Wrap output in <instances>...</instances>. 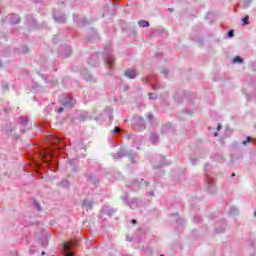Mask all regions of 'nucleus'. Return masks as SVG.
Returning a JSON list of instances; mask_svg holds the SVG:
<instances>
[{
	"label": "nucleus",
	"instance_id": "obj_33",
	"mask_svg": "<svg viewBox=\"0 0 256 256\" xmlns=\"http://www.w3.org/2000/svg\"><path fill=\"white\" fill-rule=\"evenodd\" d=\"M216 231H217V233H223V232L225 231V227H223L221 230H218V229L216 228Z\"/></svg>",
	"mask_w": 256,
	"mask_h": 256
},
{
	"label": "nucleus",
	"instance_id": "obj_47",
	"mask_svg": "<svg viewBox=\"0 0 256 256\" xmlns=\"http://www.w3.org/2000/svg\"><path fill=\"white\" fill-rule=\"evenodd\" d=\"M3 87H4V89H7L8 86H7V85H4Z\"/></svg>",
	"mask_w": 256,
	"mask_h": 256
},
{
	"label": "nucleus",
	"instance_id": "obj_46",
	"mask_svg": "<svg viewBox=\"0 0 256 256\" xmlns=\"http://www.w3.org/2000/svg\"><path fill=\"white\" fill-rule=\"evenodd\" d=\"M0 67H3V63L1 62V60H0Z\"/></svg>",
	"mask_w": 256,
	"mask_h": 256
},
{
	"label": "nucleus",
	"instance_id": "obj_41",
	"mask_svg": "<svg viewBox=\"0 0 256 256\" xmlns=\"http://www.w3.org/2000/svg\"><path fill=\"white\" fill-rule=\"evenodd\" d=\"M34 3H41V0H33Z\"/></svg>",
	"mask_w": 256,
	"mask_h": 256
},
{
	"label": "nucleus",
	"instance_id": "obj_10",
	"mask_svg": "<svg viewBox=\"0 0 256 256\" xmlns=\"http://www.w3.org/2000/svg\"><path fill=\"white\" fill-rule=\"evenodd\" d=\"M43 235L44 236L40 238V245H42V247H45V245L49 243V237H51V234L49 232H44Z\"/></svg>",
	"mask_w": 256,
	"mask_h": 256
},
{
	"label": "nucleus",
	"instance_id": "obj_54",
	"mask_svg": "<svg viewBox=\"0 0 256 256\" xmlns=\"http://www.w3.org/2000/svg\"><path fill=\"white\" fill-rule=\"evenodd\" d=\"M105 212H107V209H104Z\"/></svg>",
	"mask_w": 256,
	"mask_h": 256
},
{
	"label": "nucleus",
	"instance_id": "obj_50",
	"mask_svg": "<svg viewBox=\"0 0 256 256\" xmlns=\"http://www.w3.org/2000/svg\"><path fill=\"white\" fill-rule=\"evenodd\" d=\"M137 122V119H134V123Z\"/></svg>",
	"mask_w": 256,
	"mask_h": 256
},
{
	"label": "nucleus",
	"instance_id": "obj_37",
	"mask_svg": "<svg viewBox=\"0 0 256 256\" xmlns=\"http://www.w3.org/2000/svg\"><path fill=\"white\" fill-rule=\"evenodd\" d=\"M58 113H63V107H60V108L58 109Z\"/></svg>",
	"mask_w": 256,
	"mask_h": 256
},
{
	"label": "nucleus",
	"instance_id": "obj_20",
	"mask_svg": "<svg viewBox=\"0 0 256 256\" xmlns=\"http://www.w3.org/2000/svg\"><path fill=\"white\" fill-rule=\"evenodd\" d=\"M20 123H21V125H27V123H28L27 117H21Z\"/></svg>",
	"mask_w": 256,
	"mask_h": 256
},
{
	"label": "nucleus",
	"instance_id": "obj_49",
	"mask_svg": "<svg viewBox=\"0 0 256 256\" xmlns=\"http://www.w3.org/2000/svg\"><path fill=\"white\" fill-rule=\"evenodd\" d=\"M232 177H235V173L232 174Z\"/></svg>",
	"mask_w": 256,
	"mask_h": 256
},
{
	"label": "nucleus",
	"instance_id": "obj_38",
	"mask_svg": "<svg viewBox=\"0 0 256 256\" xmlns=\"http://www.w3.org/2000/svg\"><path fill=\"white\" fill-rule=\"evenodd\" d=\"M221 124H218V126H217V131H221Z\"/></svg>",
	"mask_w": 256,
	"mask_h": 256
},
{
	"label": "nucleus",
	"instance_id": "obj_27",
	"mask_svg": "<svg viewBox=\"0 0 256 256\" xmlns=\"http://www.w3.org/2000/svg\"><path fill=\"white\" fill-rule=\"evenodd\" d=\"M149 99H157V94H155V93H150V94H149Z\"/></svg>",
	"mask_w": 256,
	"mask_h": 256
},
{
	"label": "nucleus",
	"instance_id": "obj_44",
	"mask_svg": "<svg viewBox=\"0 0 256 256\" xmlns=\"http://www.w3.org/2000/svg\"><path fill=\"white\" fill-rule=\"evenodd\" d=\"M168 11H170L171 13H173V8H169Z\"/></svg>",
	"mask_w": 256,
	"mask_h": 256
},
{
	"label": "nucleus",
	"instance_id": "obj_18",
	"mask_svg": "<svg viewBox=\"0 0 256 256\" xmlns=\"http://www.w3.org/2000/svg\"><path fill=\"white\" fill-rule=\"evenodd\" d=\"M137 121H138L140 127L145 128V122L143 121V118H142V117H138V118H137Z\"/></svg>",
	"mask_w": 256,
	"mask_h": 256
},
{
	"label": "nucleus",
	"instance_id": "obj_19",
	"mask_svg": "<svg viewBox=\"0 0 256 256\" xmlns=\"http://www.w3.org/2000/svg\"><path fill=\"white\" fill-rule=\"evenodd\" d=\"M234 63H243V58L240 56H236L233 60Z\"/></svg>",
	"mask_w": 256,
	"mask_h": 256
},
{
	"label": "nucleus",
	"instance_id": "obj_56",
	"mask_svg": "<svg viewBox=\"0 0 256 256\" xmlns=\"http://www.w3.org/2000/svg\"><path fill=\"white\" fill-rule=\"evenodd\" d=\"M160 256H164L163 254H161Z\"/></svg>",
	"mask_w": 256,
	"mask_h": 256
},
{
	"label": "nucleus",
	"instance_id": "obj_30",
	"mask_svg": "<svg viewBox=\"0 0 256 256\" xmlns=\"http://www.w3.org/2000/svg\"><path fill=\"white\" fill-rule=\"evenodd\" d=\"M147 119H149L150 121H153V114H148Z\"/></svg>",
	"mask_w": 256,
	"mask_h": 256
},
{
	"label": "nucleus",
	"instance_id": "obj_40",
	"mask_svg": "<svg viewBox=\"0 0 256 256\" xmlns=\"http://www.w3.org/2000/svg\"><path fill=\"white\" fill-rule=\"evenodd\" d=\"M94 39L97 37V32L93 31Z\"/></svg>",
	"mask_w": 256,
	"mask_h": 256
},
{
	"label": "nucleus",
	"instance_id": "obj_11",
	"mask_svg": "<svg viewBox=\"0 0 256 256\" xmlns=\"http://www.w3.org/2000/svg\"><path fill=\"white\" fill-rule=\"evenodd\" d=\"M82 206L86 211H89V209H93V202L91 200H84Z\"/></svg>",
	"mask_w": 256,
	"mask_h": 256
},
{
	"label": "nucleus",
	"instance_id": "obj_51",
	"mask_svg": "<svg viewBox=\"0 0 256 256\" xmlns=\"http://www.w3.org/2000/svg\"><path fill=\"white\" fill-rule=\"evenodd\" d=\"M192 165H195V162L192 161Z\"/></svg>",
	"mask_w": 256,
	"mask_h": 256
},
{
	"label": "nucleus",
	"instance_id": "obj_2",
	"mask_svg": "<svg viewBox=\"0 0 256 256\" xmlns=\"http://www.w3.org/2000/svg\"><path fill=\"white\" fill-rule=\"evenodd\" d=\"M128 196L124 195L122 196V200L124 201V203H126V205H128L130 207V209H138V207H143V205H145V203L141 200H138L137 198H133L131 201H127Z\"/></svg>",
	"mask_w": 256,
	"mask_h": 256
},
{
	"label": "nucleus",
	"instance_id": "obj_48",
	"mask_svg": "<svg viewBox=\"0 0 256 256\" xmlns=\"http://www.w3.org/2000/svg\"><path fill=\"white\" fill-rule=\"evenodd\" d=\"M130 161L134 162V161H133V158L130 157Z\"/></svg>",
	"mask_w": 256,
	"mask_h": 256
},
{
	"label": "nucleus",
	"instance_id": "obj_31",
	"mask_svg": "<svg viewBox=\"0 0 256 256\" xmlns=\"http://www.w3.org/2000/svg\"><path fill=\"white\" fill-rule=\"evenodd\" d=\"M35 207L38 209V211H41V206L39 205V203L35 202Z\"/></svg>",
	"mask_w": 256,
	"mask_h": 256
},
{
	"label": "nucleus",
	"instance_id": "obj_17",
	"mask_svg": "<svg viewBox=\"0 0 256 256\" xmlns=\"http://www.w3.org/2000/svg\"><path fill=\"white\" fill-rule=\"evenodd\" d=\"M59 187H63L64 189H68L69 187V182L67 180H62L60 183H59Z\"/></svg>",
	"mask_w": 256,
	"mask_h": 256
},
{
	"label": "nucleus",
	"instance_id": "obj_7",
	"mask_svg": "<svg viewBox=\"0 0 256 256\" xmlns=\"http://www.w3.org/2000/svg\"><path fill=\"white\" fill-rule=\"evenodd\" d=\"M60 53L63 57H69L72 53L70 46H62L60 48Z\"/></svg>",
	"mask_w": 256,
	"mask_h": 256
},
{
	"label": "nucleus",
	"instance_id": "obj_32",
	"mask_svg": "<svg viewBox=\"0 0 256 256\" xmlns=\"http://www.w3.org/2000/svg\"><path fill=\"white\" fill-rule=\"evenodd\" d=\"M143 82H144V83H151V80H150L149 78H144V79H143Z\"/></svg>",
	"mask_w": 256,
	"mask_h": 256
},
{
	"label": "nucleus",
	"instance_id": "obj_55",
	"mask_svg": "<svg viewBox=\"0 0 256 256\" xmlns=\"http://www.w3.org/2000/svg\"><path fill=\"white\" fill-rule=\"evenodd\" d=\"M254 215H255V217H256V211H255Z\"/></svg>",
	"mask_w": 256,
	"mask_h": 256
},
{
	"label": "nucleus",
	"instance_id": "obj_43",
	"mask_svg": "<svg viewBox=\"0 0 256 256\" xmlns=\"http://www.w3.org/2000/svg\"><path fill=\"white\" fill-rule=\"evenodd\" d=\"M218 136H219V133L215 132L214 137H218Z\"/></svg>",
	"mask_w": 256,
	"mask_h": 256
},
{
	"label": "nucleus",
	"instance_id": "obj_3",
	"mask_svg": "<svg viewBox=\"0 0 256 256\" xmlns=\"http://www.w3.org/2000/svg\"><path fill=\"white\" fill-rule=\"evenodd\" d=\"M206 191H208V193H216L217 192V187L215 186V180H213V178L207 177Z\"/></svg>",
	"mask_w": 256,
	"mask_h": 256
},
{
	"label": "nucleus",
	"instance_id": "obj_42",
	"mask_svg": "<svg viewBox=\"0 0 256 256\" xmlns=\"http://www.w3.org/2000/svg\"><path fill=\"white\" fill-rule=\"evenodd\" d=\"M132 223H133V225H135V223H137V220L132 219Z\"/></svg>",
	"mask_w": 256,
	"mask_h": 256
},
{
	"label": "nucleus",
	"instance_id": "obj_34",
	"mask_svg": "<svg viewBox=\"0 0 256 256\" xmlns=\"http://www.w3.org/2000/svg\"><path fill=\"white\" fill-rule=\"evenodd\" d=\"M162 73H163L164 75H167V73H169V71H168L167 69H163V70H162Z\"/></svg>",
	"mask_w": 256,
	"mask_h": 256
},
{
	"label": "nucleus",
	"instance_id": "obj_26",
	"mask_svg": "<svg viewBox=\"0 0 256 256\" xmlns=\"http://www.w3.org/2000/svg\"><path fill=\"white\" fill-rule=\"evenodd\" d=\"M247 143H251V137H247V139L246 140H244L243 142H242V145H247Z\"/></svg>",
	"mask_w": 256,
	"mask_h": 256
},
{
	"label": "nucleus",
	"instance_id": "obj_6",
	"mask_svg": "<svg viewBox=\"0 0 256 256\" xmlns=\"http://www.w3.org/2000/svg\"><path fill=\"white\" fill-rule=\"evenodd\" d=\"M6 19L9 23H11V25H16V23H19L21 18L17 14H10L6 16Z\"/></svg>",
	"mask_w": 256,
	"mask_h": 256
},
{
	"label": "nucleus",
	"instance_id": "obj_36",
	"mask_svg": "<svg viewBox=\"0 0 256 256\" xmlns=\"http://www.w3.org/2000/svg\"><path fill=\"white\" fill-rule=\"evenodd\" d=\"M108 215H113V213H115V211H113V210H108Z\"/></svg>",
	"mask_w": 256,
	"mask_h": 256
},
{
	"label": "nucleus",
	"instance_id": "obj_5",
	"mask_svg": "<svg viewBox=\"0 0 256 256\" xmlns=\"http://www.w3.org/2000/svg\"><path fill=\"white\" fill-rule=\"evenodd\" d=\"M71 247H73L72 242H66L63 244L64 256H75V254H73V252L71 251Z\"/></svg>",
	"mask_w": 256,
	"mask_h": 256
},
{
	"label": "nucleus",
	"instance_id": "obj_13",
	"mask_svg": "<svg viewBox=\"0 0 256 256\" xmlns=\"http://www.w3.org/2000/svg\"><path fill=\"white\" fill-rule=\"evenodd\" d=\"M125 150H120L118 153L114 154V159L117 160V159H121L122 157H125Z\"/></svg>",
	"mask_w": 256,
	"mask_h": 256
},
{
	"label": "nucleus",
	"instance_id": "obj_21",
	"mask_svg": "<svg viewBox=\"0 0 256 256\" xmlns=\"http://www.w3.org/2000/svg\"><path fill=\"white\" fill-rule=\"evenodd\" d=\"M20 53H29V48L27 46L21 47Z\"/></svg>",
	"mask_w": 256,
	"mask_h": 256
},
{
	"label": "nucleus",
	"instance_id": "obj_14",
	"mask_svg": "<svg viewBox=\"0 0 256 256\" xmlns=\"http://www.w3.org/2000/svg\"><path fill=\"white\" fill-rule=\"evenodd\" d=\"M150 141L151 143H157V141H159V136L155 133L150 134Z\"/></svg>",
	"mask_w": 256,
	"mask_h": 256
},
{
	"label": "nucleus",
	"instance_id": "obj_9",
	"mask_svg": "<svg viewBox=\"0 0 256 256\" xmlns=\"http://www.w3.org/2000/svg\"><path fill=\"white\" fill-rule=\"evenodd\" d=\"M53 17H54V20L57 22V23H66L67 19L65 18V15H61L59 14L58 12H55L53 14Z\"/></svg>",
	"mask_w": 256,
	"mask_h": 256
},
{
	"label": "nucleus",
	"instance_id": "obj_23",
	"mask_svg": "<svg viewBox=\"0 0 256 256\" xmlns=\"http://www.w3.org/2000/svg\"><path fill=\"white\" fill-rule=\"evenodd\" d=\"M84 79H86V81H93V76L90 74H86L84 75Z\"/></svg>",
	"mask_w": 256,
	"mask_h": 256
},
{
	"label": "nucleus",
	"instance_id": "obj_52",
	"mask_svg": "<svg viewBox=\"0 0 256 256\" xmlns=\"http://www.w3.org/2000/svg\"><path fill=\"white\" fill-rule=\"evenodd\" d=\"M42 255H45V252H44V251L42 252Z\"/></svg>",
	"mask_w": 256,
	"mask_h": 256
},
{
	"label": "nucleus",
	"instance_id": "obj_16",
	"mask_svg": "<svg viewBox=\"0 0 256 256\" xmlns=\"http://www.w3.org/2000/svg\"><path fill=\"white\" fill-rule=\"evenodd\" d=\"M230 215H239V209H237V207H235V206H232L231 208H230Z\"/></svg>",
	"mask_w": 256,
	"mask_h": 256
},
{
	"label": "nucleus",
	"instance_id": "obj_15",
	"mask_svg": "<svg viewBox=\"0 0 256 256\" xmlns=\"http://www.w3.org/2000/svg\"><path fill=\"white\" fill-rule=\"evenodd\" d=\"M138 26L142 27V28L149 27V21L140 20V21H138Z\"/></svg>",
	"mask_w": 256,
	"mask_h": 256
},
{
	"label": "nucleus",
	"instance_id": "obj_35",
	"mask_svg": "<svg viewBox=\"0 0 256 256\" xmlns=\"http://www.w3.org/2000/svg\"><path fill=\"white\" fill-rule=\"evenodd\" d=\"M209 167H211L209 164H207L205 167H204V171H208L209 170Z\"/></svg>",
	"mask_w": 256,
	"mask_h": 256
},
{
	"label": "nucleus",
	"instance_id": "obj_4",
	"mask_svg": "<svg viewBox=\"0 0 256 256\" xmlns=\"http://www.w3.org/2000/svg\"><path fill=\"white\" fill-rule=\"evenodd\" d=\"M75 103H77V101H75V99H73L71 96H67L64 99H62L63 107H75Z\"/></svg>",
	"mask_w": 256,
	"mask_h": 256
},
{
	"label": "nucleus",
	"instance_id": "obj_8",
	"mask_svg": "<svg viewBox=\"0 0 256 256\" xmlns=\"http://www.w3.org/2000/svg\"><path fill=\"white\" fill-rule=\"evenodd\" d=\"M124 75H125V77H128V79H135L137 77V71L128 68L124 72Z\"/></svg>",
	"mask_w": 256,
	"mask_h": 256
},
{
	"label": "nucleus",
	"instance_id": "obj_39",
	"mask_svg": "<svg viewBox=\"0 0 256 256\" xmlns=\"http://www.w3.org/2000/svg\"><path fill=\"white\" fill-rule=\"evenodd\" d=\"M109 120L113 121V115L112 114L109 115Z\"/></svg>",
	"mask_w": 256,
	"mask_h": 256
},
{
	"label": "nucleus",
	"instance_id": "obj_45",
	"mask_svg": "<svg viewBox=\"0 0 256 256\" xmlns=\"http://www.w3.org/2000/svg\"><path fill=\"white\" fill-rule=\"evenodd\" d=\"M149 195H151V196H153V195H155L153 192H149Z\"/></svg>",
	"mask_w": 256,
	"mask_h": 256
},
{
	"label": "nucleus",
	"instance_id": "obj_24",
	"mask_svg": "<svg viewBox=\"0 0 256 256\" xmlns=\"http://www.w3.org/2000/svg\"><path fill=\"white\" fill-rule=\"evenodd\" d=\"M161 159H162L161 167L165 165H169V162L165 161V156H162Z\"/></svg>",
	"mask_w": 256,
	"mask_h": 256
},
{
	"label": "nucleus",
	"instance_id": "obj_22",
	"mask_svg": "<svg viewBox=\"0 0 256 256\" xmlns=\"http://www.w3.org/2000/svg\"><path fill=\"white\" fill-rule=\"evenodd\" d=\"M243 25H249V16H246L242 19Z\"/></svg>",
	"mask_w": 256,
	"mask_h": 256
},
{
	"label": "nucleus",
	"instance_id": "obj_1",
	"mask_svg": "<svg viewBox=\"0 0 256 256\" xmlns=\"http://www.w3.org/2000/svg\"><path fill=\"white\" fill-rule=\"evenodd\" d=\"M105 49V55H104V62L106 63L107 67L110 69H113L115 65V57H113V54H111V47L104 48Z\"/></svg>",
	"mask_w": 256,
	"mask_h": 256
},
{
	"label": "nucleus",
	"instance_id": "obj_25",
	"mask_svg": "<svg viewBox=\"0 0 256 256\" xmlns=\"http://www.w3.org/2000/svg\"><path fill=\"white\" fill-rule=\"evenodd\" d=\"M79 25H80V27H83L84 25H87V20L81 19V20L79 21Z\"/></svg>",
	"mask_w": 256,
	"mask_h": 256
},
{
	"label": "nucleus",
	"instance_id": "obj_12",
	"mask_svg": "<svg viewBox=\"0 0 256 256\" xmlns=\"http://www.w3.org/2000/svg\"><path fill=\"white\" fill-rule=\"evenodd\" d=\"M48 141L51 143V145H55L56 143H59L61 139L55 136H49Z\"/></svg>",
	"mask_w": 256,
	"mask_h": 256
},
{
	"label": "nucleus",
	"instance_id": "obj_28",
	"mask_svg": "<svg viewBox=\"0 0 256 256\" xmlns=\"http://www.w3.org/2000/svg\"><path fill=\"white\" fill-rule=\"evenodd\" d=\"M235 32L233 30L228 31V37H234Z\"/></svg>",
	"mask_w": 256,
	"mask_h": 256
},
{
	"label": "nucleus",
	"instance_id": "obj_29",
	"mask_svg": "<svg viewBox=\"0 0 256 256\" xmlns=\"http://www.w3.org/2000/svg\"><path fill=\"white\" fill-rule=\"evenodd\" d=\"M119 131H120L119 127H115L113 130V133H115L117 135V134H119Z\"/></svg>",
	"mask_w": 256,
	"mask_h": 256
},
{
	"label": "nucleus",
	"instance_id": "obj_53",
	"mask_svg": "<svg viewBox=\"0 0 256 256\" xmlns=\"http://www.w3.org/2000/svg\"><path fill=\"white\" fill-rule=\"evenodd\" d=\"M168 127H171V124H168Z\"/></svg>",
	"mask_w": 256,
	"mask_h": 256
}]
</instances>
